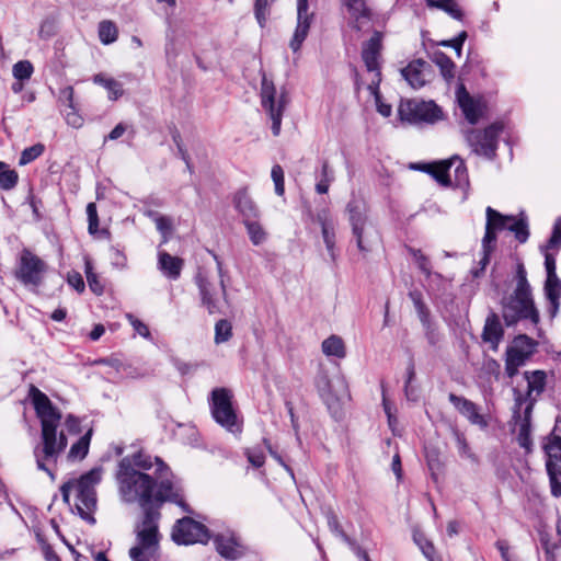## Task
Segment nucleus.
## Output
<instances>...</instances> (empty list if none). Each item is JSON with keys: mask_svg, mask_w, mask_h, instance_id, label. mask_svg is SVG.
<instances>
[{"mask_svg": "<svg viewBox=\"0 0 561 561\" xmlns=\"http://www.w3.org/2000/svg\"><path fill=\"white\" fill-rule=\"evenodd\" d=\"M32 401L41 420V442L34 447L36 466L55 479L51 467L57 465L59 456L65 451L68 440L62 431L58 432L61 421L60 412L53 407L48 397L36 388H32Z\"/></svg>", "mask_w": 561, "mask_h": 561, "instance_id": "obj_1", "label": "nucleus"}, {"mask_svg": "<svg viewBox=\"0 0 561 561\" xmlns=\"http://www.w3.org/2000/svg\"><path fill=\"white\" fill-rule=\"evenodd\" d=\"M116 480L124 502L138 503L144 511L153 510L150 504L153 501L156 481L149 474L135 469L129 457H124L119 461Z\"/></svg>", "mask_w": 561, "mask_h": 561, "instance_id": "obj_2", "label": "nucleus"}, {"mask_svg": "<svg viewBox=\"0 0 561 561\" xmlns=\"http://www.w3.org/2000/svg\"><path fill=\"white\" fill-rule=\"evenodd\" d=\"M503 317L507 325H512L520 319H528L534 325L539 322V312L535 307L531 287L523 264L517 266L516 287L504 305Z\"/></svg>", "mask_w": 561, "mask_h": 561, "instance_id": "obj_3", "label": "nucleus"}, {"mask_svg": "<svg viewBox=\"0 0 561 561\" xmlns=\"http://www.w3.org/2000/svg\"><path fill=\"white\" fill-rule=\"evenodd\" d=\"M101 479L102 469L93 468L79 479L70 480L60 488L62 499L67 504H70V496L73 495L75 506L84 519H91V513L96 507L95 486Z\"/></svg>", "mask_w": 561, "mask_h": 561, "instance_id": "obj_4", "label": "nucleus"}, {"mask_svg": "<svg viewBox=\"0 0 561 561\" xmlns=\"http://www.w3.org/2000/svg\"><path fill=\"white\" fill-rule=\"evenodd\" d=\"M158 510H146L142 520L136 526V545L129 549L133 561H157L159 557L160 535Z\"/></svg>", "mask_w": 561, "mask_h": 561, "instance_id": "obj_5", "label": "nucleus"}, {"mask_svg": "<svg viewBox=\"0 0 561 561\" xmlns=\"http://www.w3.org/2000/svg\"><path fill=\"white\" fill-rule=\"evenodd\" d=\"M486 222L485 233L482 240L484 243L496 244V234L503 230L514 232L515 238L524 243L529 237L528 225L524 218H516L514 216H504L492 207L485 209Z\"/></svg>", "mask_w": 561, "mask_h": 561, "instance_id": "obj_6", "label": "nucleus"}, {"mask_svg": "<svg viewBox=\"0 0 561 561\" xmlns=\"http://www.w3.org/2000/svg\"><path fill=\"white\" fill-rule=\"evenodd\" d=\"M398 114L402 122L409 124H435L443 119V111L433 101L405 100L401 101Z\"/></svg>", "mask_w": 561, "mask_h": 561, "instance_id": "obj_7", "label": "nucleus"}, {"mask_svg": "<svg viewBox=\"0 0 561 561\" xmlns=\"http://www.w3.org/2000/svg\"><path fill=\"white\" fill-rule=\"evenodd\" d=\"M314 386L323 402L329 409L335 408L339 402L348 399V385L341 374L329 375L320 369L314 379Z\"/></svg>", "mask_w": 561, "mask_h": 561, "instance_id": "obj_8", "label": "nucleus"}, {"mask_svg": "<svg viewBox=\"0 0 561 561\" xmlns=\"http://www.w3.org/2000/svg\"><path fill=\"white\" fill-rule=\"evenodd\" d=\"M210 411L215 421L231 433L241 432L237 413L232 407V393L226 388L211 391Z\"/></svg>", "mask_w": 561, "mask_h": 561, "instance_id": "obj_9", "label": "nucleus"}, {"mask_svg": "<svg viewBox=\"0 0 561 561\" xmlns=\"http://www.w3.org/2000/svg\"><path fill=\"white\" fill-rule=\"evenodd\" d=\"M287 103L288 99L286 93L282 91L278 94L273 81L268 80L266 76H263L261 83V104L272 121V133L274 136H278L280 133L282 118Z\"/></svg>", "mask_w": 561, "mask_h": 561, "instance_id": "obj_10", "label": "nucleus"}, {"mask_svg": "<svg viewBox=\"0 0 561 561\" xmlns=\"http://www.w3.org/2000/svg\"><path fill=\"white\" fill-rule=\"evenodd\" d=\"M195 283L199 291L202 306L207 309L208 313H225V307H229L226 283L216 285L201 272L196 275Z\"/></svg>", "mask_w": 561, "mask_h": 561, "instance_id": "obj_11", "label": "nucleus"}, {"mask_svg": "<svg viewBox=\"0 0 561 561\" xmlns=\"http://www.w3.org/2000/svg\"><path fill=\"white\" fill-rule=\"evenodd\" d=\"M504 129L502 123H493L483 130L471 129L466 133V140L472 151L492 159L497 149V139Z\"/></svg>", "mask_w": 561, "mask_h": 561, "instance_id": "obj_12", "label": "nucleus"}, {"mask_svg": "<svg viewBox=\"0 0 561 561\" xmlns=\"http://www.w3.org/2000/svg\"><path fill=\"white\" fill-rule=\"evenodd\" d=\"M347 211L350 214V222L358 250L362 252H368L370 241L373 237L377 234L374 225L368 220L366 214L362 211L359 205L350 203L347 205Z\"/></svg>", "mask_w": 561, "mask_h": 561, "instance_id": "obj_13", "label": "nucleus"}, {"mask_svg": "<svg viewBox=\"0 0 561 561\" xmlns=\"http://www.w3.org/2000/svg\"><path fill=\"white\" fill-rule=\"evenodd\" d=\"M172 539L179 545L206 543L209 540V533L202 523L183 517L174 525Z\"/></svg>", "mask_w": 561, "mask_h": 561, "instance_id": "obj_14", "label": "nucleus"}, {"mask_svg": "<svg viewBox=\"0 0 561 561\" xmlns=\"http://www.w3.org/2000/svg\"><path fill=\"white\" fill-rule=\"evenodd\" d=\"M46 272V264L28 250H23L20 256L15 276L24 285L38 286Z\"/></svg>", "mask_w": 561, "mask_h": 561, "instance_id": "obj_15", "label": "nucleus"}, {"mask_svg": "<svg viewBox=\"0 0 561 561\" xmlns=\"http://www.w3.org/2000/svg\"><path fill=\"white\" fill-rule=\"evenodd\" d=\"M216 551L226 560L234 561L245 554V547L241 538L233 531H224L216 534L213 538Z\"/></svg>", "mask_w": 561, "mask_h": 561, "instance_id": "obj_16", "label": "nucleus"}, {"mask_svg": "<svg viewBox=\"0 0 561 561\" xmlns=\"http://www.w3.org/2000/svg\"><path fill=\"white\" fill-rule=\"evenodd\" d=\"M546 373L543 370L526 371L525 379L527 381V393L523 396L520 392L515 391V404L518 409L527 405L528 401H533V404L546 387Z\"/></svg>", "mask_w": 561, "mask_h": 561, "instance_id": "obj_17", "label": "nucleus"}, {"mask_svg": "<svg viewBox=\"0 0 561 561\" xmlns=\"http://www.w3.org/2000/svg\"><path fill=\"white\" fill-rule=\"evenodd\" d=\"M308 9V0H297V25L289 43L294 53L300 49L310 30L312 14H309Z\"/></svg>", "mask_w": 561, "mask_h": 561, "instance_id": "obj_18", "label": "nucleus"}, {"mask_svg": "<svg viewBox=\"0 0 561 561\" xmlns=\"http://www.w3.org/2000/svg\"><path fill=\"white\" fill-rule=\"evenodd\" d=\"M449 401L472 425H477L482 430L489 426L486 416L480 413V409L474 402L454 393L449 394Z\"/></svg>", "mask_w": 561, "mask_h": 561, "instance_id": "obj_19", "label": "nucleus"}, {"mask_svg": "<svg viewBox=\"0 0 561 561\" xmlns=\"http://www.w3.org/2000/svg\"><path fill=\"white\" fill-rule=\"evenodd\" d=\"M456 98L466 119L472 125L477 124L483 114L484 105L479 100H474L463 84L457 88Z\"/></svg>", "mask_w": 561, "mask_h": 561, "instance_id": "obj_20", "label": "nucleus"}, {"mask_svg": "<svg viewBox=\"0 0 561 561\" xmlns=\"http://www.w3.org/2000/svg\"><path fill=\"white\" fill-rule=\"evenodd\" d=\"M342 3L350 13L348 24L352 28L363 31L369 26L370 10L365 0H342Z\"/></svg>", "mask_w": 561, "mask_h": 561, "instance_id": "obj_21", "label": "nucleus"}, {"mask_svg": "<svg viewBox=\"0 0 561 561\" xmlns=\"http://www.w3.org/2000/svg\"><path fill=\"white\" fill-rule=\"evenodd\" d=\"M523 415L518 407H514V419L517 431V440L520 447L529 449L531 446L530 439V417L533 411V401H528L526 407H523Z\"/></svg>", "mask_w": 561, "mask_h": 561, "instance_id": "obj_22", "label": "nucleus"}, {"mask_svg": "<svg viewBox=\"0 0 561 561\" xmlns=\"http://www.w3.org/2000/svg\"><path fill=\"white\" fill-rule=\"evenodd\" d=\"M232 204L237 213L242 217V222L247 219H260L261 211L247 188H240L233 194Z\"/></svg>", "mask_w": 561, "mask_h": 561, "instance_id": "obj_23", "label": "nucleus"}, {"mask_svg": "<svg viewBox=\"0 0 561 561\" xmlns=\"http://www.w3.org/2000/svg\"><path fill=\"white\" fill-rule=\"evenodd\" d=\"M381 48V34L375 32V34L370 37V39L364 45L362 57L365 62V66L369 72L373 73V78L376 80V75H379L381 79V73L379 70V53Z\"/></svg>", "mask_w": 561, "mask_h": 561, "instance_id": "obj_24", "label": "nucleus"}, {"mask_svg": "<svg viewBox=\"0 0 561 561\" xmlns=\"http://www.w3.org/2000/svg\"><path fill=\"white\" fill-rule=\"evenodd\" d=\"M537 342L525 334L516 336L513 345L507 353L512 354V362L515 365H524L525 362L535 353Z\"/></svg>", "mask_w": 561, "mask_h": 561, "instance_id": "obj_25", "label": "nucleus"}, {"mask_svg": "<svg viewBox=\"0 0 561 561\" xmlns=\"http://www.w3.org/2000/svg\"><path fill=\"white\" fill-rule=\"evenodd\" d=\"M427 69L428 65L425 61L416 59L402 68L401 75L413 89H420L426 83Z\"/></svg>", "mask_w": 561, "mask_h": 561, "instance_id": "obj_26", "label": "nucleus"}, {"mask_svg": "<svg viewBox=\"0 0 561 561\" xmlns=\"http://www.w3.org/2000/svg\"><path fill=\"white\" fill-rule=\"evenodd\" d=\"M158 266L167 277L178 279L183 268V260L161 251L158 255Z\"/></svg>", "mask_w": 561, "mask_h": 561, "instance_id": "obj_27", "label": "nucleus"}, {"mask_svg": "<svg viewBox=\"0 0 561 561\" xmlns=\"http://www.w3.org/2000/svg\"><path fill=\"white\" fill-rule=\"evenodd\" d=\"M318 221L321 226V233L332 261L336 260L335 252V224L327 214L318 215Z\"/></svg>", "mask_w": 561, "mask_h": 561, "instance_id": "obj_28", "label": "nucleus"}, {"mask_svg": "<svg viewBox=\"0 0 561 561\" xmlns=\"http://www.w3.org/2000/svg\"><path fill=\"white\" fill-rule=\"evenodd\" d=\"M92 81L107 91V98L111 101H116L124 94L123 84L103 72L93 76Z\"/></svg>", "mask_w": 561, "mask_h": 561, "instance_id": "obj_29", "label": "nucleus"}, {"mask_svg": "<svg viewBox=\"0 0 561 561\" xmlns=\"http://www.w3.org/2000/svg\"><path fill=\"white\" fill-rule=\"evenodd\" d=\"M545 294L550 302V313L554 317L558 313L561 298V279L558 276L547 277Z\"/></svg>", "mask_w": 561, "mask_h": 561, "instance_id": "obj_30", "label": "nucleus"}, {"mask_svg": "<svg viewBox=\"0 0 561 561\" xmlns=\"http://www.w3.org/2000/svg\"><path fill=\"white\" fill-rule=\"evenodd\" d=\"M482 337L483 341L490 343L494 350L497 347L501 339L503 337V328L495 314L488 317Z\"/></svg>", "mask_w": 561, "mask_h": 561, "instance_id": "obj_31", "label": "nucleus"}, {"mask_svg": "<svg viewBox=\"0 0 561 561\" xmlns=\"http://www.w3.org/2000/svg\"><path fill=\"white\" fill-rule=\"evenodd\" d=\"M322 353L328 357L344 358L346 356V347L341 336L332 334L321 344Z\"/></svg>", "mask_w": 561, "mask_h": 561, "instance_id": "obj_32", "label": "nucleus"}, {"mask_svg": "<svg viewBox=\"0 0 561 561\" xmlns=\"http://www.w3.org/2000/svg\"><path fill=\"white\" fill-rule=\"evenodd\" d=\"M92 430H88L76 443H73L68 451L69 461H80L85 458L89 453Z\"/></svg>", "mask_w": 561, "mask_h": 561, "instance_id": "obj_33", "label": "nucleus"}, {"mask_svg": "<svg viewBox=\"0 0 561 561\" xmlns=\"http://www.w3.org/2000/svg\"><path fill=\"white\" fill-rule=\"evenodd\" d=\"M242 224L245 227L247 233L252 244L260 245L267 240V232L260 222V219H247Z\"/></svg>", "mask_w": 561, "mask_h": 561, "instance_id": "obj_34", "label": "nucleus"}, {"mask_svg": "<svg viewBox=\"0 0 561 561\" xmlns=\"http://www.w3.org/2000/svg\"><path fill=\"white\" fill-rule=\"evenodd\" d=\"M128 457L131 459V466L137 470H148L152 468L153 462L157 463L158 471H162L164 469V463L161 461L160 458L156 457L154 459H152L150 455H147L141 450Z\"/></svg>", "mask_w": 561, "mask_h": 561, "instance_id": "obj_35", "label": "nucleus"}, {"mask_svg": "<svg viewBox=\"0 0 561 561\" xmlns=\"http://www.w3.org/2000/svg\"><path fill=\"white\" fill-rule=\"evenodd\" d=\"M423 170L428 172L434 176V179L443 184L448 185L450 183V170L451 165L448 164V161H443L439 163L426 164Z\"/></svg>", "mask_w": 561, "mask_h": 561, "instance_id": "obj_36", "label": "nucleus"}, {"mask_svg": "<svg viewBox=\"0 0 561 561\" xmlns=\"http://www.w3.org/2000/svg\"><path fill=\"white\" fill-rule=\"evenodd\" d=\"M83 261L84 273L90 289L98 296L102 295L104 291V287L100 282L98 274L94 272L92 260L88 255H84Z\"/></svg>", "mask_w": 561, "mask_h": 561, "instance_id": "obj_37", "label": "nucleus"}, {"mask_svg": "<svg viewBox=\"0 0 561 561\" xmlns=\"http://www.w3.org/2000/svg\"><path fill=\"white\" fill-rule=\"evenodd\" d=\"M99 38L102 44L110 45L117 41L118 30L114 22L104 20L99 23Z\"/></svg>", "mask_w": 561, "mask_h": 561, "instance_id": "obj_38", "label": "nucleus"}, {"mask_svg": "<svg viewBox=\"0 0 561 561\" xmlns=\"http://www.w3.org/2000/svg\"><path fill=\"white\" fill-rule=\"evenodd\" d=\"M18 182V172L11 169L5 162L0 161V188L10 191L16 186Z\"/></svg>", "mask_w": 561, "mask_h": 561, "instance_id": "obj_39", "label": "nucleus"}, {"mask_svg": "<svg viewBox=\"0 0 561 561\" xmlns=\"http://www.w3.org/2000/svg\"><path fill=\"white\" fill-rule=\"evenodd\" d=\"M547 472L550 479L551 493L556 497L561 496V482L558 480V476H561V463L556 460L548 459L546 462Z\"/></svg>", "mask_w": 561, "mask_h": 561, "instance_id": "obj_40", "label": "nucleus"}, {"mask_svg": "<svg viewBox=\"0 0 561 561\" xmlns=\"http://www.w3.org/2000/svg\"><path fill=\"white\" fill-rule=\"evenodd\" d=\"M178 493L174 491L172 483L169 480H161L156 482L153 490V500L157 502L175 501Z\"/></svg>", "mask_w": 561, "mask_h": 561, "instance_id": "obj_41", "label": "nucleus"}, {"mask_svg": "<svg viewBox=\"0 0 561 561\" xmlns=\"http://www.w3.org/2000/svg\"><path fill=\"white\" fill-rule=\"evenodd\" d=\"M432 60L439 67L445 79L450 80L454 78L455 64L447 55L442 51H435L432 56Z\"/></svg>", "mask_w": 561, "mask_h": 561, "instance_id": "obj_42", "label": "nucleus"}, {"mask_svg": "<svg viewBox=\"0 0 561 561\" xmlns=\"http://www.w3.org/2000/svg\"><path fill=\"white\" fill-rule=\"evenodd\" d=\"M381 79L379 78V75H376V80L371 79L368 89L371 92V94L375 96L377 111L385 117H389L391 115V105L386 104L381 101V96L379 94V83Z\"/></svg>", "mask_w": 561, "mask_h": 561, "instance_id": "obj_43", "label": "nucleus"}, {"mask_svg": "<svg viewBox=\"0 0 561 561\" xmlns=\"http://www.w3.org/2000/svg\"><path fill=\"white\" fill-rule=\"evenodd\" d=\"M232 336V324L226 319H220L215 324V336L214 342L222 344L228 342Z\"/></svg>", "mask_w": 561, "mask_h": 561, "instance_id": "obj_44", "label": "nucleus"}, {"mask_svg": "<svg viewBox=\"0 0 561 561\" xmlns=\"http://www.w3.org/2000/svg\"><path fill=\"white\" fill-rule=\"evenodd\" d=\"M148 216L154 221L158 231L163 237V242H167L172 232V220L154 211H149Z\"/></svg>", "mask_w": 561, "mask_h": 561, "instance_id": "obj_45", "label": "nucleus"}, {"mask_svg": "<svg viewBox=\"0 0 561 561\" xmlns=\"http://www.w3.org/2000/svg\"><path fill=\"white\" fill-rule=\"evenodd\" d=\"M34 72V67L28 60H20L12 67V75L18 81L28 80Z\"/></svg>", "mask_w": 561, "mask_h": 561, "instance_id": "obj_46", "label": "nucleus"}, {"mask_svg": "<svg viewBox=\"0 0 561 561\" xmlns=\"http://www.w3.org/2000/svg\"><path fill=\"white\" fill-rule=\"evenodd\" d=\"M428 7L442 9L455 19H460L461 11L454 0H426Z\"/></svg>", "mask_w": 561, "mask_h": 561, "instance_id": "obj_47", "label": "nucleus"}, {"mask_svg": "<svg viewBox=\"0 0 561 561\" xmlns=\"http://www.w3.org/2000/svg\"><path fill=\"white\" fill-rule=\"evenodd\" d=\"M414 542L419 546L423 554L428 561H435V548L432 541L427 540L422 533L415 531L413 535Z\"/></svg>", "mask_w": 561, "mask_h": 561, "instance_id": "obj_48", "label": "nucleus"}, {"mask_svg": "<svg viewBox=\"0 0 561 561\" xmlns=\"http://www.w3.org/2000/svg\"><path fill=\"white\" fill-rule=\"evenodd\" d=\"M45 147L42 144H36L34 146L25 148L20 156L19 164L26 165L37 159L44 152Z\"/></svg>", "mask_w": 561, "mask_h": 561, "instance_id": "obj_49", "label": "nucleus"}, {"mask_svg": "<svg viewBox=\"0 0 561 561\" xmlns=\"http://www.w3.org/2000/svg\"><path fill=\"white\" fill-rule=\"evenodd\" d=\"M548 459L561 463V437L552 435L549 443L545 445Z\"/></svg>", "mask_w": 561, "mask_h": 561, "instance_id": "obj_50", "label": "nucleus"}, {"mask_svg": "<svg viewBox=\"0 0 561 561\" xmlns=\"http://www.w3.org/2000/svg\"><path fill=\"white\" fill-rule=\"evenodd\" d=\"M448 164H450L451 168H454L455 180L457 185L466 184L468 182V173L463 161L460 160L459 158H454L448 161Z\"/></svg>", "mask_w": 561, "mask_h": 561, "instance_id": "obj_51", "label": "nucleus"}, {"mask_svg": "<svg viewBox=\"0 0 561 561\" xmlns=\"http://www.w3.org/2000/svg\"><path fill=\"white\" fill-rule=\"evenodd\" d=\"M408 251L413 257L417 267L421 270V272L424 273L426 276H430L432 268L430 260L422 253L421 250L409 248Z\"/></svg>", "mask_w": 561, "mask_h": 561, "instance_id": "obj_52", "label": "nucleus"}, {"mask_svg": "<svg viewBox=\"0 0 561 561\" xmlns=\"http://www.w3.org/2000/svg\"><path fill=\"white\" fill-rule=\"evenodd\" d=\"M271 178L274 182L275 193L283 196L285 193L284 170L279 164H274L271 171Z\"/></svg>", "mask_w": 561, "mask_h": 561, "instance_id": "obj_53", "label": "nucleus"}, {"mask_svg": "<svg viewBox=\"0 0 561 561\" xmlns=\"http://www.w3.org/2000/svg\"><path fill=\"white\" fill-rule=\"evenodd\" d=\"M494 250H495V244L494 243H488L486 244V243H484V240H482L481 257H480V260L478 262V264L480 266V270L473 272L474 276H479L480 273H482L485 270V267L490 263V259H491V255H492Z\"/></svg>", "mask_w": 561, "mask_h": 561, "instance_id": "obj_54", "label": "nucleus"}, {"mask_svg": "<svg viewBox=\"0 0 561 561\" xmlns=\"http://www.w3.org/2000/svg\"><path fill=\"white\" fill-rule=\"evenodd\" d=\"M270 0H256L254 5L255 18L259 24L263 27L268 15Z\"/></svg>", "mask_w": 561, "mask_h": 561, "instance_id": "obj_55", "label": "nucleus"}, {"mask_svg": "<svg viewBox=\"0 0 561 561\" xmlns=\"http://www.w3.org/2000/svg\"><path fill=\"white\" fill-rule=\"evenodd\" d=\"M111 264L114 268L125 270L127 267V257L123 251L113 247L111 249Z\"/></svg>", "mask_w": 561, "mask_h": 561, "instance_id": "obj_56", "label": "nucleus"}, {"mask_svg": "<svg viewBox=\"0 0 561 561\" xmlns=\"http://www.w3.org/2000/svg\"><path fill=\"white\" fill-rule=\"evenodd\" d=\"M87 215H88V221H89V232L90 233H95L98 231V228H99V216H98V210H96V206L94 203H89L87 205Z\"/></svg>", "mask_w": 561, "mask_h": 561, "instance_id": "obj_57", "label": "nucleus"}, {"mask_svg": "<svg viewBox=\"0 0 561 561\" xmlns=\"http://www.w3.org/2000/svg\"><path fill=\"white\" fill-rule=\"evenodd\" d=\"M127 320L129 321L130 325L134 328V330L142 337L150 339L151 334L149 331V328L147 324H145L142 321L137 319L135 316L128 313L126 316Z\"/></svg>", "mask_w": 561, "mask_h": 561, "instance_id": "obj_58", "label": "nucleus"}, {"mask_svg": "<svg viewBox=\"0 0 561 561\" xmlns=\"http://www.w3.org/2000/svg\"><path fill=\"white\" fill-rule=\"evenodd\" d=\"M245 455H247L249 462L253 467L260 468L264 465L265 456L262 453V450H260L257 448L248 449Z\"/></svg>", "mask_w": 561, "mask_h": 561, "instance_id": "obj_59", "label": "nucleus"}, {"mask_svg": "<svg viewBox=\"0 0 561 561\" xmlns=\"http://www.w3.org/2000/svg\"><path fill=\"white\" fill-rule=\"evenodd\" d=\"M328 526H329L330 530L332 533H334L336 536L341 537L346 542H351L350 538L342 529V527L337 520V517L335 515L332 514L328 517Z\"/></svg>", "mask_w": 561, "mask_h": 561, "instance_id": "obj_60", "label": "nucleus"}, {"mask_svg": "<svg viewBox=\"0 0 561 561\" xmlns=\"http://www.w3.org/2000/svg\"><path fill=\"white\" fill-rule=\"evenodd\" d=\"M410 296L414 302L415 309L420 316L421 321L426 322L427 321V309H426L425 305L423 304V301L421 300V295L419 293H411Z\"/></svg>", "mask_w": 561, "mask_h": 561, "instance_id": "obj_61", "label": "nucleus"}, {"mask_svg": "<svg viewBox=\"0 0 561 561\" xmlns=\"http://www.w3.org/2000/svg\"><path fill=\"white\" fill-rule=\"evenodd\" d=\"M67 282L78 293H82L84 290L85 285H84L83 278L80 273H78V272L69 273Z\"/></svg>", "mask_w": 561, "mask_h": 561, "instance_id": "obj_62", "label": "nucleus"}, {"mask_svg": "<svg viewBox=\"0 0 561 561\" xmlns=\"http://www.w3.org/2000/svg\"><path fill=\"white\" fill-rule=\"evenodd\" d=\"M495 547L500 551L503 561H518V558L510 552L508 543L505 540H497Z\"/></svg>", "mask_w": 561, "mask_h": 561, "instance_id": "obj_63", "label": "nucleus"}, {"mask_svg": "<svg viewBox=\"0 0 561 561\" xmlns=\"http://www.w3.org/2000/svg\"><path fill=\"white\" fill-rule=\"evenodd\" d=\"M561 243V218L557 219L551 238L548 241L547 248H553Z\"/></svg>", "mask_w": 561, "mask_h": 561, "instance_id": "obj_64", "label": "nucleus"}]
</instances>
